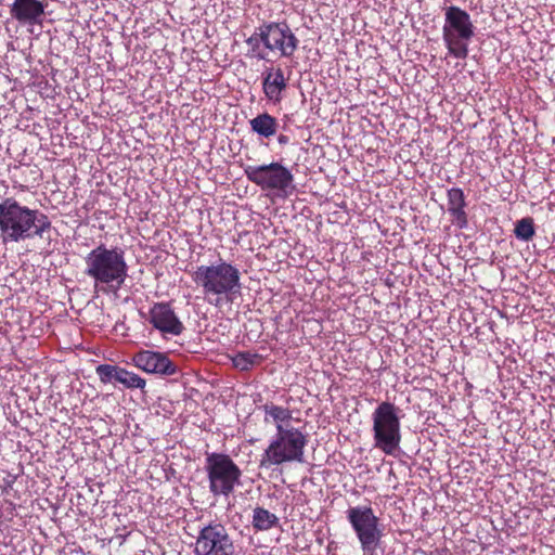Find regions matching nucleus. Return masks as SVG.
<instances>
[{
    "instance_id": "f257e3e1",
    "label": "nucleus",
    "mask_w": 555,
    "mask_h": 555,
    "mask_svg": "<svg viewBox=\"0 0 555 555\" xmlns=\"http://www.w3.org/2000/svg\"><path fill=\"white\" fill-rule=\"evenodd\" d=\"M192 280L202 288L204 300L216 308L232 304L241 295L240 270L222 259L198 266L192 273Z\"/></svg>"
},
{
    "instance_id": "f03ea898",
    "label": "nucleus",
    "mask_w": 555,
    "mask_h": 555,
    "mask_svg": "<svg viewBox=\"0 0 555 555\" xmlns=\"http://www.w3.org/2000/svg\"><path fill=\"white\" fill-rule=\"evenodd\" d=\"M50 229L51 221L38 209H30L12 197L0 203V240L3 244L43 237Z\"/></svg>"
},
{
    "instance_id": "7ed1b4c3",
    "label": "nucleus",
    "mask_w": 555,
    "mask_h": 555,
    "mask_svg": "<svg viewBox=\"0 0 555 555\" xmlns=\"http://www.w3.org/2000/svg\"><path fill=\"white\" fill-rule=\"evenodd\" d=\"M85 264L86 275L103 292L119 289L128 278L125 251L119 247L100 244L87 254Z\"/></svg>"
},
{
    "instance_id": "20e7f679",
    "label": "nucleus",
    "mask_w": 555,
    "mask_h": 555,
    "mask_svg": "<svg viewBox=\"0 0 555 555\" xmlns=\"http://www.w3.org/2000/svg\"><path fill=\"white\" fill-rule=\"evenodd\" d=\"M308 437L298 428L281 429L270 439L259 460V467L270 469L288 463H304Z\"/></svg>"
},
{
    "instance_id": "39448f33",
    "label": "nucleus",
    "mask_w": 555,
    "mask_h": 555,
    "mask_svg": "<svg viewBox=\"0 0 555 555\" xmlns=\"http://www.w3.org/2000/svg\"><path fill=\"white\" fill-rule=\"evenodd\" d=\"M475 29L470 15L465 10L456 5L444 9L442 39L451 56L461 60L468 56V47L475 36Z\"/></svg>"
},
{
    "instance_id": "423d86ee",
    "label": "nucleus",
    "mask_w": 555,
    "mask_h": 555,
    "mask_svg": "<svg viewBox=\"0 0 555 555\" xmlns=\"http://www.w3.org/2000/svg\"><path fill=\"white\" fill-rule=\"evenodd\" d=\"M400 409L389 401L380 402L372 413L374 447L392 455L401 442Z\"/></svg>"
},
{
    "instance_id": "0eeeda50",
    "label": "nucleus",
    "mask_w": 555,
    "mask_h": 555,
    "mask_svg": "<svg viewBox=\"0 0 555 555\" xmlns=\"http://www.w3.org/2000/svg\"><path fill=\"white\" fill-rule=\"evenodd\" d=\"M204 469L214 496H229L241 485L242 470L228 454L208 453Z\"/></svg>"
},
{
    "instance_id": "6e6552de",
    "label": "nucleus",
    "mask_w": 555,
    "mask_h": 555,
    "mask_svg": "<svg viewBox=\"0 0 555 555\" xmlns=\"http://www.w3.org/2000/svg\"><path fill=\"white\" fill-rule=\"evenodd\" d=\"M346 518L360 543L363 555H375L384 532L373 508L370 505L351 506L346 511Z\"/></svg>"
},
{
    "instance_id": "1a4fd4ad",
    "label": "nucleus",
    "mask_w": 555,
    "mask_h": 555,
    "mask_svg": "<svg viewBox=\"0 0 555 555\" xmlns=\"http://www.w3.org/2000/svg\"><path fill=\"white\" fill-rule=\"evenodd\" d=\"M243 170L249 182L278 196L286 197L295 189L292 171L279 162L258 166L246 165L243 166Z\"/></svg>"
},
{
    "instance_id": "9d476101",
    "label": "nucleus",
    "mask_w": 555,
    "mask_h": 555,
    "mask_svg": "<svg viewBox=\"0 0 555 555\" xmlns=\"http://www.w3.org/2000/svg\"><path fill=\"white\" fill-rule=\"evenodd\" d=\"M194 554L234 555L235 546L227 528L219 522H211L199 530Z\"/></svg>"
},
{
    "instance_id": "9b49d317",
    "label": "nucleus",
    "mask_w": 555,
    "mask_h": 555,
    "mask_svg": "<svg viewBox=\"0 0 555 555\" xmlns=\"http://www.w3.org/2000/svg\"><path fill=\"white\" fill-rule=\"evenodd\" d=\"M264 49L284 59H292L298 49L299 39L288 24L283 22L264 23Z\"/></svg>"
},
{
    "instance_id": "f8f14e48",
    "label": "nucleus",
    "mask_w": 555,
    "mask_h": 555,
    "mask_svg": "<svg viewBox=\"0 0 555 555\" xmlns=\"http://www.w3.org/2000/svg\"><path fill=\"white\" fill-rule=\"evenodd\" d=\"M147 321L164 338L180 336L185 330L168 301L154 302L149 310Z\"/></svg>"
},
{
    "instance_id": "ddd939ff",
    "label": "nucleus",
    "mask_w": 555,
    "mask_h": 555,
    "mask_svg": "<svg viewBox=\"0 0 555 555\" xmlns=\"http://www.w3.org/2000/svg\"><path fill=\"white\" fill-rule=\"evenodd\" d=\"M131 363L147 374L172 376L178 373L177 364L166 353L159 351L140 350L132 354Z\"/></svg>"
},
{
    "instance_id": "4468645a",
    "label": "nucleus",
    "mask_w": 555,
    "mask_h": 555,
    "mask_svg": "<svg viewBox=\"0 0 555 555\" xmlns=\"http://www.w3.org/2000/svg\"><path fill=\"white\" fill-rule=\"evenodd\" d=\"M44 8V3L39 0H14L10 5V14L21 25H40Z\"/></svg>"
},
{
    "instance_id": "2eb2a0df",
    "label": "nucleus",
    "mask_w": 555,
    "mask_h": 555,
    "mask_svg": "<svg viewBox=\"0 0 555 555\" xmlns=\"http://www.w3.org/2000/svg\"><path fill=\"white\" fill-rule=\"evenodd\" d=\"M288 79L281 67H269L262 73V91L268 102L280 104Z\"/></svg>"
},
{
    "instance_id": "dca6fc26",
    "label": "nucleus",
    "mask_w": 555,
    "mask_h": 555,
    "mask_svg": "<svg viewBox=\"0 0 555 555\" xmlns=\"http://www.w3.org/2000/svg\"><path fill=\"white\" fill-rule=\"evenodd\" d=\"M448 212L452 216V222L459 229H465L468 224L467 214L465 211L466 202L462 189L452 188L448 190Z\"/></svg>"
},
{
    "instance_id": "f3484780",
    "label": "nucleus",
    "mask_w": 555,
    "mask_h": 555,
    "mask_svg": "<svg viewBox=\"0 0 555 555\" xmlns=\"http://www.w3.org/2000/svg\"><path fill=\"white\" fill-rule=\"evenodd\" d=\"M249 126L251 131L259 138L270 139L276 134L279 121L274 116L264 112L250 119Z\"/></svg>"
},
{
    "instance_id": "a211bd4d",
    "label": "nucleus",
    "mask_w": 555,
    "mask_h": 555,
    "mask_svg": "<svg viewBox=\"0 0 555 555\" xmlns=\"http://www.w3.org/2000/svg\"><path fill=\"white\" fill-rule=\"evenodd\" d=\"M264 422L272 421L275 425L276 431L281 429H291L294 428L291 426L289 422L292 421V412L287 408L276 405V404H264Z\"/></svg>"
},
{
    "instance_id": "6ab92c4d",
    "label": "nucleus",
    "mask_w": 555,
    "mask_h": 555,
    "mask_svg": "<svg viewBox=\"0 0 555 555\" xmlns=\"http://www.w3.org/2000/svg\"><path fill=\"white\" fill-rule=\"evenodd\" d=\"M264 23L257 27L251 36L246 39V44L249 47L248 56L256 60H267L269 53L268 49H264Z\"/></svg>"
},
{
    "instance_id": "aec40b11",
    "label": "nucleus",
    "mask_w": 555,
    "mask_h": 555,
    "mask_svg": "<svg viewBox=\"0 0 555 555\" xmlns=\"http://www.w3.org/2000/svg\"><path fill=\"white\" fill-rule=\"evenodd\" d=\"M251 524L256 531H268L279 525V517L270 511L257 506L253 511Z\"/></svg>"
},
{
    "instance_id": "412c9836",
    "label": "nucleus",
    "mask_w": 555,
    "mask_h": 555,
    "mask_svg": "<svg viewBox=\"0 0 555 555\" xmlns=\"http://www.w3.org/2000/svg\"><path fill=\"white\" fill-rule=\"evenodd\" d=\"M515 236L524 242H529L535 234L533 219L530 217L522 218L515 223Z\"/></svg>"
},
{
    "instance_id": "4be33fe9",
    "label": "nucleus",
    "mask_w": 555,
    "mask_h": 555,
    "mask_svg": "<svg viewBox=\"0 0 555 555\" xmlns=\"http://www.w3.org/2000/svg\"><path fill=\"white\" fill-rule=\"evenodd\" d=\"M121 369L118 365L100 364L96 366L95 372L103 384H109L112 382L118 383Z\"/></svg>"
},
{
    "instance_id": "5701e85b",
    "label": "nucleus",
    "mask_w": 555,
    "mask_h": 555,
    "mask_svg": "<svg viewBox=\"0 0 555 555\" xmlns=\"http://www.w3.org/2000/svg\"><path fill=\"white\" fill-rule=\"evenodd\" d=\"M118 383L128 389H143L146 385L143 377L124 367L121 369Z\"/></svg>"
},
{
    "instance_id": "b1692460",
    "label": "nucleus",
    "mask_w": 555,
    "mask_h": 555,
    "mask_svg": "<svg viewBox=\"0 0 555 555\" xmlns=\"http://www.w3.org/2000/svg\"><path fill=\"white\" fill-rule=\"evenodd\" d=\"M258 353L238 352L232 358L233 365L241 371H248L260 360Z\"/></svg>"
},
{
    "instance_id": "393cba45",
    "label": "nucleus",
    "mask_w": 555,
    "mask_h": 555,
    "mask_svg": "<svg viewBox=\"0 0 555 555\" xmlns=\"http://www.w3.org/2000/svg\"><path fill=\"white\" fill-rule=\"evenodd\" d=\"M278 143H279L280 145H286V144H288V143H289V137H288V135H286V134H280V135L278 137Z\"/></svg>"
}]
</instances>
